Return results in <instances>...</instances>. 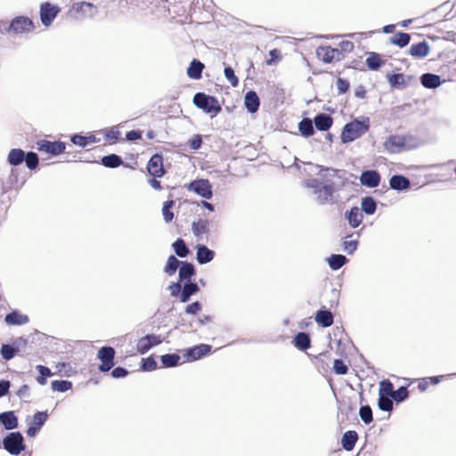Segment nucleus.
<instances>
[{"label":"nucleus","mask_w":456,"mask_h":456,"mask_svg":"<svg viewBox=\"0 0 456 456\" xmlns=\"http://www.w3.org/2000/svg\"><path fill=\"white\" fill-rule=\"evenodd\" d=\"M369 129L370 120L368 118L362 121L354 119L352 122L346 124L343 127L341 141L344 143L351 142L366 134Z\"/></svg>","instance_id":"1"},{"label":"nucleus","mask_w":456,"mask_h":456,"mask_svg":"<svg viewBox=\"0 0 456 456\" xmlns=\"http://www.w3.org/2000/svg\"><path fill=\"white\" fill-rule=\"evenodd\" d=\"M7 160L12 166H18L23 161L26 162V166L30 170H35L38 167L39 159L37 153L29 151L25 154L21 149H12L9 151Z\"/></svg>","instance_id":"2"},{"label":"nucleus","mask_w":456,"mask_h":456,"mask_svg":"<svg viewBox=\"0 0 456 456\" xmlns=\"http://www.w3.org/2000/svg\"><path fill=\"white\" fill-rule=\"evenodd\" d=\"M194 105L212 117L221 112L222 107L217 99L204 93H197L193 97Z\"/></svg>","instance_id":"3"},{"label":"nucleus","mask_w":456,"mask_h":456,"mask_svg":"<svg viewBox=\"0 0 456 456\" xmlns=\"http://www.w3.org/2000/svg\"><path fill=\"white\" fill-rule=\"evenodd\" d=\"M37 150L49 156H58L66 150V144L61 141H49L47 139H40L36 142Z\"/></svg>","instance_id":"4"},{"label":"nucleus","mask_w":456,"mask_h":456,"mask_svg":"<svg viewBox=\"0 0 456 456\" xmlns=\"http://www.w3.org/2000/svg\"><path fill=\"white\" fill-rule=\"evenodd\" d=\"M4 448L13 455H19L25 450L24 439L20 432H12L3 440Z\"/></svg>","instance_id":"5"},{"label":"nucleus","mask_w":456,"mask_h":456,"mask_svg":"<svg viewBox=\"0 0 456 456\" xmlns=\"http://www.w3.org/2000/svg\"><path fill=\"white\" fill-rule=\"evenodd\" d=\"M36 26L33 20L26 16H17L12 21L8 32L13 34H28L33 32Z\"/></svg>","instance_id":"6"},{"label":"nucleus","mask_w":456,"mask_h":456,"mask_svg":"<svg viewBox=\"0 0 456 456\" xmlns=\"http://www.w3.org/2000/svg\"><path fill=\"white\" fill-rule=\"evenodd\" d=\"M116 351L111 346H102L97 352V359L101 361V364L98 369L102 372H107L110 370L115 362Z\"/></svg>","instance_id":"7"},{"label":"nucleus","mask_w":456,"mask_h":456,"mask_svg":"<svg viewBox=\"0 0 456 456\" xmlns=\"http://www.w3.org/2000/svg\"><path fill=\"white\" fill-rule=\"evenodd\" d=\"M60 12L61 8L58 5L49 2L42 3L39 11L42 24L46 28L50 27Z\"/></svg>","instance_id":"8"},{"label":"nucleus","mask_w":456,"mask_h":456,"mask_svg":"<svg viewBox=\"0 0 456 456\" xmlns=\"http://www.w3.org/2000/svg\"><path fill=\"white\" fill-rule=\"evenodd\" d=\"M317 58L324 63H331L333 61H341L344 54L339 49L330 45H321L316 49Z\"/></svg>","instance_id":"9"},{"label":"nucleus","mask_w":456,"mask_h":456,"mask_svg":"<svg viewBox=\"0 0 456 456\" xmlns=\"http://www.w3.org/2000/svg\"><path fill=\"white\" fill-rule=\"evenodd\" d=\"M336 191V188L333 183L322 185L320 189L314 191V194L316 195L317 201L322 204H333L336 201L334 200V192Z\"/></svg>","instance_id":"10"},{"label":"nucleus","mask_w":456,"mask_h":456,"mask_svg":"<svg viewBox=\"0 0 456 456\" xmlns=\"http://www.w3.org/2000/svg\"><path fill=\"white\" fill-rule=\"evenodd\" d=\"M147 170L152 177H162L166 174L163 157L158 153L151 156L147 164Z\"/></svg>","instance_id":"11"},{"label":"nucleus","mask_w":456,"mask_h":456,"mask_svg":"<svg viewBox=\"0 0 456 456\" xmlns=\"http://www.w3.org/2000/svg\"><path fill=\"white\" fill-rule=\"evenodd\" d=\"M48 419L47 411H37L34 414L26 433L29 437L35 436Z\"/></svg>","instance_id":"12"},{"label":"nucleus","mask_w":456,"mask_h":456,"mask_svg":"<svg viewBox=\"0 0 456 456\" xmlns=\"http://www.w3.org/2000/svg\"><path fill=\"white\" fill-rule=\"evenodd\" d=\"M188 189L205 199H210L213 195L211 184L208 180H195L189 184Z\"/></svg>","instance_id":"13"},{"label":"nucleus","mask_w":456,"mask_h":456,"mask_svg":"<svg viewBox=\"0 0 456 456\" xmlns=\"http://www.w3.org/2000/svg\"><path fill=\"white\" fill-rule=\"evenodd\" d=\"M160 343L161 339L159 337L155 335H147L138 340L136 349L138 353L142 354L148 352L152 346Z\"/></svg>","instance_id":"14"},{"label":"nucleus","mask_w":456,"mask_h":456,"mask_svg":"<svg viewBox=\"0 0 456 456\" xmlns=\"http://www.w3.org/2000/svg\"><path fill=\"white\" fill-rule=\"evenodd\" d=\"M384 148L390 153H399L403 151L402 135L392 134L384 142Z\"/></svg>","instance_id":"15"},{"label":"nucleus","mask_w":456,"mask_h":456,"mask_svg":"<svg viewBox=\"0 0 456 456\" xmlns=\"http://www.w3.org/2000/svg\"><path fill=\"white\" fill-rule=\"evenodd\" d=\"M361 183L369 188H375L380 183V175L375 170H368L362 173L360 176Z\"/></svg>","instance_id":"16"},{"label":"nucleus","mask_w":456,"mask_h":456,"mask_svg":"<svg viewBox=\"0 0 456 456\" xmlns=\"http://www.w3.org/2000/svg\"><path fill=\"white\" fill-rule=\"evenodd\" d=\"M211 351V346L206 344H200L189 348L186 352V356L189 361H196L201 357L208 354Z\"/></svg>","instance_id":"17"},{"label":"nucleus","mask_w":456,"mask_h":456,"mask_svg":"<svg viewBox=\"0 0 456 456\" xmlns=\"http://www.w3.org/2000/svg\"><path fill=\"white\" fill-rule=\"evenodd\" d=\"M430 47L426 41L413 44L409 49V53L415 59H422L428 55Z\"/></svg>","instance_id":"18"},{"label":"nucleus","mask_w":456,"mask_h":456,"mask_svg":"<svg viewBox=\"0 0 456 456\" xmlns=\"http://www.w3.org/2000/svg\"><path fill=\"white\" fill-rule=\"evenodd\" d=\"M195 273L194 266L188 262H182L179 269V277L182 281H185L183 285H196L190 282L191 277Z\"/></svg>","instance_id":"19"},{"label":"nucleus","mask_w":456,"mask_h":456,"mask_svg":"<svg viewBox=\"0 0 456 456\" xmlns=\"http://www.w3.org/2000/svg\"><path fill=\"white\" fill-rule=\"evenodd\" d=\"M244 104L248 111L250 113H255L258 110L260 100L255 91H249L246 94Z\"/></svg>","instance_id":"20"},{"label":"nucleus","mask_w":456,"mask_h":456,"mask_svg":"<svg viewBox=\"0 0 456 456\" xmlns=\"http://www.w3.org/2000/svg\"><path fill=\"white\" fill-rule=\"evenodd\" d=\"M191 230L197 238L208 235L209 232V221L208 219L201 218L194 221L191 224Z\"/></svg>","instance_id":"21"},{"label":"nucleus","mask_w":456,"mask_h":456,"mask_svg":"<svg viewBox=\"0 0 456 456\" xmlns=\"http://www.w3.org/2000/svg\"><path fill=\"white\" fill-rule=\"evenodd\" d=\"M204 68L205 66L201 61L194 59L187 69V75L190 78L198 80L201 78Z\"/></svg>","instance_id":"22"},{"label":"nucleus","mask_w":456,"mask_h":456,"mask_svg":"<svg viewBox=\"0 0 456 456\" xmlns=\"http://www.w3.org/2000/svg\"><path fill=\"white\" fill-rule=\"evenodd\" d=\"M197 248V261L200 264H207L213 260L215 252L209 249L205 245H198Z\"/></svg>","instance_id":"23"},{"label":"nucleus","mask_w":456,"mask_h":456,"mask_svg":"<svg viewBox=\"0 0 456 456\" xmlns=\"http://www.w3.org/2000/svg\"><path fill=\"white\" fill-rule=\"evenodd\" d=\"M315 321L322 327L327 328L333 324L334 317L330 311L319 310L315 314Z\"/></svg>","instance_id":"24"},{"label":"nucleus","mask_w":456,"mask_h":456,"mask_svg":"<svg viewBox=\"0 0 456 456\" xmlns=\"http://www.w3.org/2000/svg\"><path fill=\"white\" fill-rule=\"evenodd\" d=\"M357 440L358 435L356 431L349 430L343 435L341 444L346 451L350 452L354 448Z\"/></svg>","instance_id":"25"},{"label":"nucleus","mask_w":456,"mask_h":456,"mask_svg":"<svg viewBox=\"0 0 456 456\" xmlns=\"http://www.w3.org/2000/svg\"><path fill=\"white\" fill-rule=\"evenodd\" d=\"M314 122L318 130L327 131L331 127L333 119L330 116L322 113L315 116Z\"/></svg>","instance_id":"26"},{"label":"nucleus","mask_w":456,"mask_h":456,"mask_svg":"<svg viewBox=\"0 0 456 456\" xmlns=\"http://www.w3.org/2000/svg\"><path fill=\"white\" fill-rule=\"evenodd\" d=\"M0 422L6 429H13L18 426L17 417L12 411H6L0 414Z\"/></svg>","instance_id":"27"},{"label":"nucleus","mask_w":456,"mask_h":456,"mask_svg":"<svg viewBox=\"0 0 456 456\" xmlns=\"http://www.w3.org/2000/svg\"><path fill=\"white\" fill-rule=\"evenodd\" d=\"M421 84L426 88L434 89L441 85V78L438 75L426 73L420 77Z\"/></svg>","instance_id":"28"},{"label":"nucleus","mask_w":456,"mask_h":456,"mask_svg":"<svg viewBox=\"0 0 456 456\" xmlns=\"http://www.w3.org/2000/svg\"><path fill=\"white\" fill-rule=\"evenodd\" d=\"M4 320L9 325H22L28 322V317L16 311H12L5 316Z\"/></svg>","instance_id":"29"},{"label":"nucleus","mask_w":456,"mask_h":456,"mask_svg":"<svg viewBox=\"0 0 456 456\" xmlns=\"http://www.w3.org/2000/svg\"><path fill=\"white\" fill-rule=\"evenodd\" d=\"M347 220L353 228L358 227L362 221V214L359 208L353 207L346 215Z\"/></svg>","instance_id":"30"},{"label":"nucleus","mask_w":456,"mask_h":456,"mask_svg":"<svg viewBox=\"0 0 456 456\" xmlns=\"http://www.w3.org/2000/svg\"><path fill=\"white\" fill-rule=\"evenodd\" d=\"M294 345L299 350L305 351L311 346V340L308 334L305 332H299L294 338Z\"/></svg>","instance_id":"31"},{"label":"nucleus","mask_w":456,"mask_h":456,"mask_svg":"<svg viewBox=\"0 0 456 456\" xmlns=\"http://www.w3.org/2000/svg\"><path fill=\"white\" fill-rule=\"evenodd\" d=\"M389 184L392 189L404 190L409 188L410 181L403 175H396L390 178Z\"/></svg>","instance_id":"32"},{"label":"nucleus","mask_w":456,"mask_h":456,"mask_svg":"<svg viewBox=\"0 0 456 456\" xmlns=\"http://www.w3.org/2000/svg\"><path fill=\"white\" fill-rule=\"evenodd\" d=\"M402 139L403 142V151H411L416 149L421 144L420 139L413 134H403L402 135Z\"/></svg>","instance_id":"33"},{"label":"nucleus","mask_w":456,"mask_h":456,"mask_svg":"<svg viewBox=\"0 0 456 456\" xmlns=\"http://www.w3.org/2000/svg\"><path fill=\"white\" fill-rule=\"evenodd\" d=\"M384 64L385 61L380 58L379 53H370L366 59V65L371 70H377Z\"/></svg>","instance_id":"34"},{"label":"nucleus","mask_w":456,"mask_h":456,"mask_svg":"<svg viewBox=\"0 0 456 456\" xmlns=\"http://www.w3.org/2000/svg\"><path fill=\"white\" fill-rule=\"evenodd\" d=\"M101 163L106 167L115 168L121 166L123 164V160L121 157L116 154H110L104 156L102 159Z\"/></svg>","instance_id":"35"},{"label":"nucleus","mask_w":456,"mask_h":456,"mask_svg":"<svg viewBox=\"0 0 456 456\" xmlns=\"http://www.w3.org/2000/svg\"><path fill=\"white\" fill-rule=\"evenodd\" d=\"M387 80L391 87L401 88L407 85L405 77L403 73L392 74L387 76Z\"/></svg>","instance_id":"36"},{"label":"nucleus","mask_w":456,"mask_h":456,"mask_svg":"<svg viewBox=\"0 0 456 456\" xmlns=\"http://www.w3.org/2000/svg\"><path fill=\"white\" fill-rule=\"evenodd\" d=\"M411 37L408 33L399 32L394 35L390 41L393 45H395L399 47L406 46L410 42Z\"/></svg>","instance_id":"37"},{"label":"nucleus","mask_w":456,"mask_h":456,"mask_svg":"<svg viewBox=\"0 0 456 456\" xmlns=\"http://www.w3.org/2000/svg\"><path fill=\"white\" fill-rule=\"evenodd\" d=\"M180 356L176 354H167L160 357L163 367L169 368L175 367L179 364Z\"/></svg>","instance_id":"38"},{"label":"nucleus","mask_w":456,"mask_h":456,"mask_svg":"<svg viewBox=\"0 0 456 456\" xmlns=\"http://www.w3.org/2000/svg\"><path fill=\"white\" fill-rule=\"evenodd\" d=\"M299 131L304 136H311L314 134V130L313 126V122L310 118H304L298 125Z\"/></svg>","instance_id":"39"},{"label":"nucleus","mask_w":456,"mask_h":456,"mask_svg":"<svg viewBox=\"0 0 456 456\" xmlns=\"http://www.w3.org/2000/svg\"><path fill=\"white\" fill-rule=\"evenodd\" d=\"M346 261L347 259L345 256L333 254L329 258V265L332 270H338L341 268Z\"/></svg>","instance_id":"40"},{"label":"nucleus","mask_w":456,"mask_h":456,"mask_svg":"<svg viewBox=\"0 0 456 456\" xmlns=\"http://www.w3.org/2000/svg\"><path fill=\"white\" fill-rule=\"evenodd\" d=\"M172 246L175 254L180 257H185L189 254V248L183 239H177Z\"/></svg>","instance_id":"41"},{"label":"nucleus","mask_w":456,"mask_h":456,"mask_svg":"<svg viewBox=\"0 0 456 456\" xmlns=\"http://www.w3.org/2000/svg\"><path fill=\"white\" fill-rule=\"evenodd\" d=\"M377 204L371 197H365L362 200V210L367 215L375 213Z\"/></svg>","instance_id":"42"},{"label":"nucleus","mask_w":456,"mask_h":456,"mask_svg":"<svg viewBox=\"0 0 456 456\" xmlns=\"http://www.w3.org/2000/svg\"><path fill=\"white\" fill-rule=\"evenodd\" d=\"M37 370L39 371V376L37 377L38 384L44 386L46 384V379L53 375L51 370L44 365H37Z\"/></svg>","instance_id":"43"},{"label":"nucleus","mask_w":456,"mask_h":456,"mask_svg":"<svg viewBox=\"0 0 456 456\" xmlns=\"http://www.w3.org/2000/svg\"><path fill=\"white\" fill-rule=\"evenodd\" d=\"M394 394V386L388 379L382 380L379 383V395H386L392 397Z\"/></svg>","instance_id":"44"},{"label":"nucleus","mask_w":456,"mask_h":456,"mask_svg":"<svg viewBox=\"0 0 456 456\" xmlns=\"http://www.w3.org/2000/svg\"><path fill=\"white\" fill-rule=\"evenodd\" d=\"M51 386L54 391L66 392L71 389L72 383L69 380H53Z\"/></svg>","instance_id":"45"},{"label":"nucleus","mask_w":456,"mask_h":456,"mask_svg":"<svg viewBox=\"0 0 456 456\" xmlns=\"http://www.w3.org/2000/svg\"><path fill=\"white\" fill-rule=\"evenodd\" d=\"M175 201L174 200H167L164 203V206L162 208V215L164 217V220L167 223H169L174 218V213L171 211V208L174 207Z\"/></svg>","instance_id":"46"},{"label":"nucleus","mask_w":456,"mask_h":456,"mask_svg":"<svg viewBox=\"0 0 456 456\" xmlns=\"http://www.w3.org/2000/svg\"><path fill=\"white\" fill-rule=\"evenodd\" d=\"M179 265V260L175 256H170L165 266V272L167 274L172 275L176 272Z\"/></svg>","instance_id":"47"},{"label":"nucleus","mask_w":456,"mask_h":456,"mask_svg":"<svg viewBox=\"0 0 456 456\" xmlns=\"http://www.w3.org/2000/svg\"><path fill=\"white\" fill-rule=\"evenodd\" d=\"M359 415L365 424H370L373 420L372 410L369 405L362 406L359 411Z\"/></svg>","instance_id":"48"},{"label":"nucleus","mask_w":456,"mask_h":456,"mask_svg":"<svg viewBox=\"0 0 456 456\" xmlns=\"http://www.w3.org/2000/svg\"><path fill=\"white\" fill-rule=\"evenodd\" d=\"M390 396L379 395V407L384 411H390L393 409V402L389 398Z\"/></svg>","instance_id":"49"},{"label":"nucleus","mask_w":456,"mask_h":456,"mask_svg":"<svg viewBox=\"0 0 456 456\" xmlns=\"http://www.w3.org/2000/svg\"><path fill=\"white\" fill-rule=\"evenodd\" d=\"M141 369L144 371H151L157 369V362L152 356L142 359Z\"/></svg>","instance_id":"50"},{"label":"nucleus","mask_w":456,"mask_h":456,"mask_svg":"<svg viewBox=\"0 0 456 456\" xmlns=\"http://www.w3.org/2000/svg\"><path fill=\"white\" fill-rule=\"evenodd\" d=\"M2 357L8 361L15 356L16 349L11 345H3L0 350Z\"/></svg>","instance_id":"51"},{"label":"nucleus","mask_w":456,"mask_h":456,"mask_svg":"<svg viewBox=\"0 0 456 456\" xmlns=\"http://www.w3.org/2000/svg\"><path fill=\"white\" fill-rule=\"evenodd\" d=\"M120 132L115 128L108 130L104 134L105 140L110 144H114L119 141Z\"/></svg>","instance_id":"52"},{"label":"nucleus","mask_w":456,"mask_h":456,"mask_svg":"<svg viewBox=\"0 0 456 456\" xmlns=\"http://www.w3.org/2000/svg\"><path fill=\"white\" fill-rule=\"evenodd\" d=\"M409 395V392L406 387H401L397 390H394V394L392 395V398L397 402H403Z\"/></svg>","instance_id":"53"},{"label":"nucleus","mask_w":456,"mask_h":456,"mask_svg":"<svg viewBox=\"0 0 456 456\" xmlns=\"http://www.w3.org/2000/svg\"><path fill=\"white\" fill-rule=\"evenodd\" d=\"M333 370L335 373L338 375H345L348 372L347 365L340 359L334 361Z\"/></svg>","instance_id":"54"},{"label":"nucleus","mask_w":456,"mask_h":456,"mask_svg":"<svg viewBox=\"0 0 456 456\" xmlns=\"http://www.w3.org/2000/svg\"><path fill=\"white\" fill-rule=\"evenodd\" d=\"M224 72L226 79L232 86H237L239 85V78L235 76L234 70L232 67H225Z\"/></svg>","instance_id":"55"},{"label":"nucleus","mask_w":456,"mask_h":456,"mask_svg":"<svg viewBox=\"0 0 456 456\" xmlns=\"http://www.w3.org/2000/svg\"><path fill=\"white\" fill-rule=\"evenodd\" d=\"M200 287H183L180 296L182 302H187L190 297L199 291Z\"/></svg>","instance_id":"56"},{"label":"nucleus","mask_w":456,"mask_h":456,"mask_svg":"<svg viewBox=\"0 0 456 456\" xmlns=\"http://www.w3.org/2000/svg\"><path fill=\"white\" fill-rule=\"evenodd\" d=\"M351 236H349L344 242H343V249L347 254H353L358 245V241L356 240H351Z\"/></svg>","instance_id":"57"},{"label":"nucleus","mask_w":456,"mask_h":456,"mask_svg":"<svg viewBox=\"0 0 456 456\" xmlns=\"http://www.w3.org/2000/svg\"><path fill=\"white\" fill-rule=\"evenodd\" d=\"M270 58L265 61L266 65L272 66L281 60V51L279 49H273L269 52Z\"/></svg>","instance_id":"58"},{"label":"nucleus","mask_w":456,"mask_h":456,"mask_svg":"<svg viewBox=\"0 0 456 456\" xmlns=\"http://www.w3.org/2000/svg\"><path fill=\"white\" fill-rule=\"evenodd\" d=\"M336 86H337L338 93L339 94H343L348 91L350 84L346 79L338 77L337 79Z\"/></svg>","instance_id":"59"},{"label":"nucleus","mask_w":456,"mask_h":456,"mask_svg":"<svg viewBox=\"0 0 456 456\" xmlns=\"http://www.w3.org/2000/svg\"><path fill=\"white\" fill-rule=\"evenodd\" d=\"M92 8L93 4L86 2L76 3L72 6V9L77 13L86 12V10H91Z\"/></svg>","instance_id":"60"},{"label":"nucleus","mask_w":456,"mask_h":456,"mask_svg":"<svg viewBox=\"0 0 456 456\" xmlns=\"http://www.w3.org/2000/svg\"><path fill=\"white\" fill-rule=\"evenodd\" d=\"M71 142L79 147L85 148L88 145L86 136L80 135V134H74L71 137Z\"/></svg>","instance_id":"61"},{"label":"nucleus","mask_w":456,"mask_h":456,"mask_svg":"<svg viewBox=\"0 0 456 456\" xmlns=\"http://www.w3.org/2000/svg\"><path fill=\"white\" fill-rule=\"evenodd\" d=\"M201 310V304L198 301L186 306L185 312L190 314H196Z\"/></svg>","instance_id":"62"},{"label":"nucleus","mask_w":456,"mask_h":456,"mask_svg":"<svg viewBox=\"0 0 456 456\" xmlns=\"http://www.w3.org/2000/svg\"><path fill=\"white\" fill-rule=\"evenodd\" d=\"M305 186L306 188L313 189L314 191L315 190L320 189L322 185V183L318 179L312 178V179H307L305 181Z\"/></svg>","instance_id":"63"},{"label":"nucleus","mask_w":456,"mask_h":456,"mask_svg":"<svg viewBox=\"0 0 456 456\" xmlns=\"http://www.w3.org/2000/svg\"><path fill=\"white\" fill-rule=\"evenodd\" d=\"M190 147L192 150H198L202 145V138L200 134H195L189 142Z\"/></svg>","instance_id":"64"}]
</instances>
